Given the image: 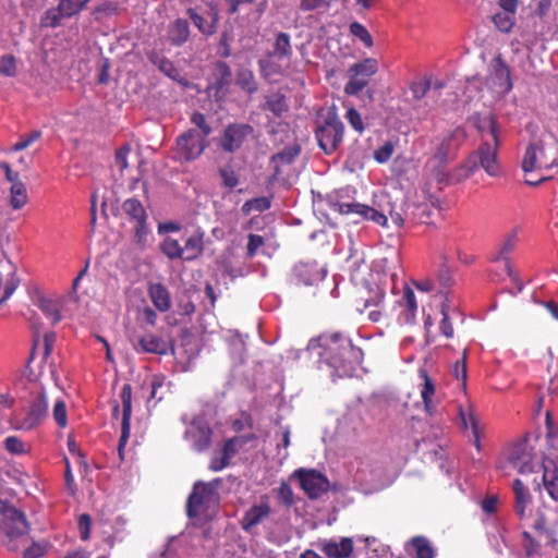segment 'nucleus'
Segmentation results:
<instances>
[{
  "instance_id": "nucleus-48",
  "label": "nucleus",
  "mask_w": 558,
  "mask_h": 558,
  "mask_svg": "<svg viewBox=\"0 0 558 558\" xmlns=\"http://www.w3.org/2000/svg\"><path fill=\"white\" fill-rule=\"evenodd\" d=\"M276 58L272 54L259 60V68L262 75L269 80L275 75L282 74V68L274 60Z\"/></svg>"
},
{
  "instance_id": "nucleus-4",
  "label": "nucleus",
  "mask_w": 558,
  "mask_h": 558,
  "mask_svg": "<svg viewBox=\"0 0 558 558\" xmlns=\"http://www.w3.org/2000/svg\"><path fill=\"white\" fill-rule=\"evenodd\" d=\"M344 125L336 112H328L316 129L319 147L327 154H333L343 141Z\"/></svg>"
},
{
  "instance_id": "nucleus-11",
  "label": "nucleus",
  "mask_w": 558,
  "mask_h": 558,
  "mask_svg": "<svg viewBox=\"0 0 558 558\" xmlns=\"http://www.w3.org/2000/svg\"><path fill=\"white\" fill-rule=\"evenodd\" d=\"M271 514V507L266 496H262L258 502L253 504L241 519V527L250 534L256 533V527Z\"/></svg>"
},
{
  "instance_id": "nucleus-52",
  "label": "nucleus",
  "mask_w": 558,
  "mask_h": 558,
  "mask_svg": "<svg viewBox=\"0 0 558 558\" xmlns=\"http://www.w3.org/2000/svg\"><path fill=\"white\" fill-rule=\"evenodd\" d=\"M448 298L446 296L445 301L442 302L441 304V315H442V318L439 323V329H440V332L446 337V338H452L453 337V327H452V324L450 322V317H449V305H448Z\"/></svg>"
},
{
  "instance_id": "nucleus-58",
  "label": "nucleus",
  "mask_w": 558,
  "mask_h": 558,
  "mask_svg": "<svg viewBox=\"0 0 558 558\" xmlns=\"http://www.w3.org/2000/svg\"><path fill=\"white\" fill-rule=\"evenodd\" d=\"M466 349L463 351V355L461 360H458L453 366V376L457 380H460L463 388H465L466 385V377H468V371H466Z\"/></svg>"
},
{
  "instance_id": "nucleus-42",
  "label": "nucleus",
  "mask_w": 558,
  "mask_h": 558,
  "mask_svg": "<svg viewBox=\"0 0 558 558\" xmlns=\"http://www.w3.org/2000/svg\"><path fill=\"white\" fill-rule=\"evenodd\" d=\"M271 54L278 59H289L292 56V47L289 34L280 32L276 35L274 52Z\"/></svg>"
},
{
  "instance_id": "nucleus-2",
  "label": "nucleus",
  "mask_w": 558,
  "mask_h": 558,
  "mask_svg": "<svg viewBox=\"0 0 558 558\" xmlns=\"http://www.w3.org/2000/svg\"><path fill=\"white\" fill-rule=\"evenodd\" d=\"M478 128L483 134L482 144L458 166V180L470 178L478 167L489 177H498L501 173L498 161L500 141L495 119L492 116L485 118Z\"/></svg>"
},
{
  "instance_id": "nucleus-8",
  "label": "nucleus",
  "mask_w": 558,
  "mask_h": 558,
  "mask_svg": "<svg viewBox=\"0 0 558 558\" xmlns=\"http://www.w3.org/2000/svg\"><path fill=\"white\" fill-rule=\"evenodd\" d=\"M535 529L538 531V541L535 542L529 533H523V542L522 547L524 555L521 558H548L546 553L543 550L539 545L541 542H544L547 545H551L557 542L555 537V532L549 531L546 527L545 521L542 519L535 523Z\"/></svg>"
},
{
  "instance_id": "nucleus-10",
  "label": "nucleus",
  "mask_w": 558,
  "mask_h": 558,
  "mask_svg": "<svg viewBox=\"0 0 558 558\" xmlns=\"http://www.w3.org/2000/svg\"><path fill=\"white\" fill-rule=\"evenodd\" d=\"M465 137V132L462 129H456L433 142V154L450 162L454 159Z\"/></svg>"
},
{
  "instance_id": "nucleus-47",
  "label": "nucleus",
  "mask_w": 558,
  "mask_h": 558,
  "mask_svg": "<svg viewBox=\"0 0 558 558\" xmlns=\"http://www.w3.org/2000/svg\"><path fill=\"white\" fill-rule=\"evenodd\" d=\"M90 0H60V11L64 15V17L70 19L76 14H78L82 10H84L85 5Z\"/></svg>"
},
{
  "instance_id": "nucleus-30",
  "label": "nucleus",
  "mask_w": 558,
  "mask_h": 558,
  "mask_svg": "<svg viewBox=\"0 0 558 558\" xmlns=\"http://www.w3.org/2000/svg\"><path fill=\"white\" fill-rule=\"evenodd\" d=\"M398 303L402 308L399 319L405 324L413 323L417 311V302L414 292L410 288L404 289Z\"/></svg>"
},
{
  "instance_id": "nucleus-31",
  "label": "nucleus",
  "mask_w": 558,
  "mask_h": 558,
  "mask_svg": "<svg viewBox=\"0 0 558 558\" xmlns=\"http://www.w3.org/2000/svg\"><path fill=\"white\" fill-rule=\"evenodd\" d=\"M512 489L514 493L515 512L521 519H524L532 500L531 494L520 480H514Z\"/></svg>"
},
{
  "instance_id": "nucleus-26",
  "label": "nucleus",
  "mask_w": 558,
  "mask_h": 558,
  "mask_svg": "<svg viewBox=\"0 0 558 558\" xmlns=\"http://www.w3.org/2000/svg\"><path fill=\"white\" fill-rule=\"evenodd\" d=\"M11 275L12 266L0 250V304L7 301L16 289L13 278H9Z\"/></svg>"
},
{
  "instance_id": "nucleus-16",
  "label": "nucleus",
  "mask_w": 558,
  "mask_h": 558,
  "mask_svg": "<svg viewBox=\"0 0 558 558\" xmlns=\"http://www.w3.org/2000/svg\"><path fill=\"white\" fill-rule=\"evenodd\" d=\"M211 430L203 417H196L187 426L184 437L196 451H204L210 445Z\"/></svg>"
},
{
  "instance_id": "nucleus-29",
  "label": "nucleus",
  "mask_w": 558,
  "mask_h": 558,
  "mask_svg": "<svg viewBox=\"0 0 558 558\" xmlns=\"http://www.w3.org/2000/svg\"><path fill=\"white\" fill-rule=\"evenodd\" d=\"M263 110L268 111L274 118H282L289 110L287 97L280 92L271 93L265 96Z\"/></svg>"
},
{
  "instance_id": "nucleus-60",
  "label": "nucleus",
  "mask_w": 558,
  "mask_h": 558,
  "mask_svg": "<svg viewBox=\"0 0 558 558\" xmlns=\"http://www.w3.org/2000/svg\"><path fill=\"white\" fill-rule=\"evenodd\" d=\"M345 119L354 131L363 133L365 130L362 117L355 108H349L345 113Z\"/></svg>"
},
{
  "instance_id": "nucleus-49",
  "label": "nucleus",
  "mask_w": 558,
  "mask_h": 558,
  "mask_svg": "<svg viewBox=\"0 0 558 558\" xmlns=\"http://www.w3.org/2000/svg\"><path fill=\"white\" fill-rule=\"evenodd\" d=\"M63 17L64 15L60 11V5L58 4L57 8L49 9L45 12L40 19V25L43 27L56 28L60 25Z\"/></svg>"
},
{
  "instance_id": "nucleus-35",
  "label": "nucleus",
  "mask_w": 558,
  "mask_h": 558,
  "mask_svg": "<svg viewBox=\"0 0 558 558\" xmlns=\"http://www.w3.org/2000/svg\"><path fill=\"white\" fill-rule=\"evenodd\" d=\"M407 551L412 558H434L435 551L428 539L416 536L407 545Z\"/></svg>"
},
{
  "instance_id": "nucleus-13",
  "label": "nucleus",
  "mask_w": 558,
  "mask_h": 558,
  "mask_svg": "<svg viewBox=\"0 0 558 558\" xmlns=\"http://www.w3.org/2000/svg\"><path fill=\"white\" fill-rule=\"evenodd\" d=\"M295 475L300 480L302 489L310 498H318L328 490L327 477L315 470H298Z\"/></svg>"
},
{
  "instance_id": "nucleus-39",
  "label": "nucleus",
  "mask_w": 558,
  "mask_h": 558,
  "mask_svg": "<svg viewBox=\"0 0 558 558\" xmlns=\"http://www.w3.org/2000/svg\"><path fill=\"white\" fill-rule=\"evenodd\" d=\"M149 296L153 304L160 311L167 312L170 306V295L167 289L160 283H154L149 287Z\"/></svg>"
},
{
  "instance_id": "nucleus-54",
  "label": "nucleus",
  "mask_w": 558,
  "mask_h": 558,
  "mask_svg": "<svg viewBox=\"0 0 558 558\" xmlns=\"http://www.w3.org/2000/svg\"><path fill=\"white\" fill-rule=\"evenodd\" d=\"M333 0H300L299 9L307 11H328Z\"/></svg>"
},
{
  "instance_id": "nucleus-50",
  "label": "nucleus",
  "mask_w": 558,
  "mask_h": 558,
  "mask_svg": "<svg viewBox=\"0 0 558 558\" xmlns=\"http://www.w3.org/2000/svg\"><path fill=\"white\" fill-rule=\"evenodd\" d=\"M352 36L360 39L367 48L373 47L374 41L369 32L359 22H352L349 26Z\"/></svg>"
},
{
  "instance_id": "nucleus-57",
  "label": "nucleus",
  "mask_w": 558,
  "mask_h": 558,
  "mask_svg": "<svg viewBox=\"0 0 558 558\" xmlns=\"http://www.w3.org/2000/svg\"><path fill=\"white\" fill-rule=\"evenodd\" d=\"M430 88V82L426 77H420L412 82L410 89L415 99H422L428 89Z\"/></svg>"
},
{
  "instance_id": "nucleus-14",
  "label": "nucleus",
  "mask_w": 558,
  "mask_h": 558,
  "mask_svg": "<svg viewBox=\"0 0 558 558\" xmlns=\"http://www.w3.org/2000/svg\"><path fill=\"white\" fill-rule=\"evenodd\" d=\"M488 84L498 95H505L512 89L510 71L508 65L500 58H495L489 64Z\"/></svg>"
},
{
  "instance_id": "nucleus-19",
  "label": "nucleus",
  "mask_w": 558,
  "mask_h": 558,
  "mask_svg": "<svg viewBox=\"0 0 558 558\" xmlns=\"http://www.w3.org/2000/svg\"><path fill=\"white\" fill-rule=\"evenodd\" d=\"M534 452L526 442H520L513 446L509 461L511 465L521 474H529L534 471Z\"/></svg>"
},
{
  "instance_id": "nucleus-62",
  "label": "nucleus",
  "mask_w": 558,
  "mask_h": 558,
  "mask_svg": "<svg viewBox=\"0 0 558 558\" xmlns=\"http://www.w3.org/2000/svg\"><path fill=\"white\" fill-rule=\"evenodd\" d=\"M395 151V145L391 142L384 143L374 151V159L379 163L387 162Z\"/></svg>"
},
{
  "instance_id": "nucleus-59",
  "label": "nucleus",
  "mask_w": 558,
  "mask_h": 558,
  "mask_svg": "<svg viewBox=\"0 0 558 558\" xmlns=\"http://www.w3.org/2000/svg\"><path fill=\"white\" fill-rule=\"evenodd\" d=\"M16 72V60L12 54H4L0 58V75L13 76Z\"/></svg>"
},
{
  "instance_id": "nucleus-63",
  "label": "nucleus",
  "mask_w": 558,
  "mask_h": 558,
  "mask_svg": "<svg viewBox=\"0 0 558 558\" xmlns=\"http://www.w3.org/2000/svg\"><path fill=\"white\" fill-rule=\"evenodd\" d=\"M191 122L201 130V136H204L207 140L213 130L207 123L205 116L201 112H194L191 116Z\"/></svg>"
},
{
  "instance_id": "nucleus-5",
  "label": "nucleus",
  "mask_w": 558,
  "mask_h": 558,
  "mask_svg": "<svg viewBox=\"0 0 558 558\" xmlns=\"http://www.w3.org/2000/svg\"><path fill=\"white\" fill-rule=\"evenodd\" d=\"M448 163L449 161L442 159V157L432 154L423 169V175L429 186L435 184L440 189L441 185H448L462 181L456 179V175L458 174V167L452 171H449Z\"/></svg>"
},
{
  "instance_id": "nucleus-36",
  "label": "nucleus",
  "mask_w": 558,
  "mask_h": 558,
  "mask_svg": "<svg viewBox=\"0 0 558 558\" xmlns=\"http://www.w3.org/2000/svg\"><path fill=\"white\" fill-rule=\"evenodd\" d=\"M543 155V147L538 144H530L522 158V170L525 173H531L537 170L539 165L541 156Z\"/></svg>"
},
{
  "instance_id": "nucleus-27",
  "label": "nucleus",
  "mask_w": 558,
  "mask_h": 558,
  "mask_svg": "<svg viewBox=\"0 0 558 558\" xmlns=\"http://www.w3.org/2000/svg\"><path fill=\"white\" fill-rule=\"evenodd\" d=\"M385 293L377 289L373 296L365 300L363 307L357 308L362 315H365L366 318L373 323H378L384 317L383 312V303H384Z\"/></svg>"
},
{
  "instance_id": "nucleus-33",
  "label": "nucleus",
  "mask_w": 558,
  "mask_h": 558,
  "mask_svg": "<svg viewBox=\"0 0 558 558\" xmlns=\"http://www.w3.org/2000/svg\"><path fill=\"white\" fill-rule=\"evenodd\" d=\"M64 300L61 298H39L38 299V307L43 311L48 319L51 320L52 324H57L62 319L61 310L63 306Z\"/></svg>"
},
{
  "instance_id": "nucleus-40",
  "label": "nucleus",
  "mask_w": 558,
  "mask_h": 558,
  "mask_svg": "<svg viewBox=\"0 0 558 558\" xmlns=\"http://www.w3.org/2000/svg\"><path fill=\"white\" fill-rule=\"evenodd\" d=\"M10 196L9 202L10 206L14 209H21L24 207L28 202V195L25 184L21 182H14V184H11L10 186Z\"/></svg>"
},
{
  "instance_id": "nucleus-37",
  "label": "nucleus",
  "mask_w": 558,
  "mask_h": 558,
  "mask_svg": "<svg viewBox=\"0 0 558 558\" xmlns=\"http://www.w3.org/2000/svg\"><path fill=\"white\" fill-rule=\"evenodd\" d=\"M378 71V61L375 58H366L352 64L348 70V75L367 78L375 75Z\"/></svg>"
},
{
  "instance_id": "nucleus-53",
  "label": "nucleus",
  "mask_w": 558,
  "mask_h": 558,
  "mask_svg": "<svg viewBox=\"0 0 558 558\" xmlns=\"http://www.w3.org/2000/svg\"><path fill=\"white\" fill-rule=\"evenodd\" d=\"M4 448L11 454H25L28 447L16 436H8L3 441Z\"/></svg>"
},
{
  "instance_id": "nucleus-21",
  "label": "nucleus",
  "mask_w": 558,
  "mask_h": 558,
  "mask_svg": "<svg viewBox=\"0 0 558 558\" xmlns=\"http://www.w3.org/2000/svg\"><path fill=\"white\" fill-rule=\"evenodd\" d=\"M243 437H233L228 439L221 449H216L213 453L209 468L217 472L228 466L232 457L244 444Z\"/></svg>"
},
{
  "instance_id": "nucleus-56",
  "label": "nucleus",
  "mask_w": 558,
  "mask_h": 558,
  "mask_svg": "<svg viewBox=\"0 0 558 558\" xmlns=\"http://www.w3.org/2000/svg\"><path fill=\"white\" fill-rule=\"evenodd\" d=\"M349 77L350 80L344 86V93L348 95L356 96L368 85L367 78L357 77L354 75H349Z\"/></svg>"
},
{
  "instance_id": "nucleus-23",
  "label": "nucleus",
  "mask_w": 558,
  "mask_h": 558,
  "mask_svg": "<svg viewBox=\"0 0 558 558\" xmlns=\"http://www.w3.org/2000/svg\"><path fill=\"white\" fill-rule=\"evenodd\" d=\"M294 276L299 282L312 286L325 278L326 270L316 262H301L294 267Z\"/></svg>"
},
{
  "instance_id": "nucleus-24",
  "label": "nucleus",
  "mask_w": 558,
  "mask_h": 558,
  "mask_svg": "<svg viewBox=\"0 0 558 558\" xmlns=\"http://www.w3.org/2000/svg\"><path fill=\"white\" fill-rule=\"evenodd\" d=\"M418 377L421 379V383L418 384L420 393L424 403L425 411L428 414H433L437 404L436 381L434 378L428 376L427 372L423 368L418 371Z\"/></svg>"
},
{
  "instance_id": "nucleus-17",
  "label": "nucleus",
  "mask_w": 558,
  "mask_h": 558,
  "mask_svg": "<svg viewBox=\"0 0 558 558\" xmlns=\"http://www.w3.org/2000/svg\"><path fill=\"white\" fill-rule=\"evenodd\" d=\"M519 231V228H514L505 236L497 256V260L502 263L507 275L512 280V282L517 284L518 291L521 292L523 290V283L519 280L518 275L513 270L510 263V253L514 250L518 243Z\"/></svg>"
},
{
  "instance_id": "nucleus-28",
  "label": "nucleus",
  "mask_w": 558,
  "mask_h": 558,
  "mask_svg": "<svg viewBox=\"0 0 558 558\" xmlns=\"http://www.w3.org/2000/svg\"><path fill=\"white\" fill-rule=\"evenodd\" d=\"M135 349L137 352L162 355L168 352V343L156 335L146 333L138 339V343Z\"/></svg>"
},
{
  "instance_id": "nucleus-6",
  "label": "nucleus",
  "mask_w": 558,
  "mask_h": 558,
  "mask_svg": "<svg viewBox=\"0 0 558 558\" xmlns=\"http://www.w3.org/2000/svg\"><path fill=\"white\" fill-rule=\"evenodd\" d=\"M208 146V141L196 130H187L177 138L175 157L182 162L197 159Z\"/></svg>"
},
{
  "instance_id": "nucleus-43",
  "label": "nucleus",
  "mask_w": 558,
  "mask_h": 558,
  "mask_svg": "<svg viewBox=\"0 0 558 558\" xmlns=\"http://www.w3.org/2000/svg\"><path fill=\"white\" fill-rule=\"evenodd\" d=\"M122 210L135 222L146 221L147 215L142 203L136 198H129L122 205Z\"/></svg>"
},
{
  "instance_id": "nucleus-15",
  "label": "nucleus",
  "mask_w": 558,
  "mask_h": 558,
  "mask_svg": "<svg viewBox=\"0 0 558 558\" xmlns=\"http://www.w3.org/2000/svg\"><path fill=\"white\" fill-rule=\"evenodd\" d=\"M544 487L554 500H558V450L551 448L543 459Z\"/></svg>"
},
{
  "instance_id": "nucleus-64",
  "label": "nucleus",
  "mask_w": 558,
  "mask_h": 558,
  "mask_svg": "<svg viewBox=\"0 0 558 558\" xmlns=\"http://www.w3.org/2000/svg\"><path fill=\"white\" fill-rule=\"evenodd\" d=\"M354 267L351 269V278L355 283H365L366 277L365 274L368 270L367 265L363 259L354 263Z\"/></svg>"
},
{
  "instance_id": "nucleus-55",
  "label": "nucleus",
  "mask_w": 558,
  "mask_h": 558,
  "mask_svg": "<svg viewBox=\"0 0 558 558\" xmlns=\"http://www.w3.org/2000/svg\"><path fill=\"white\" fill-rule=\"evenodd\" d=\"M493 21L498 29L507 33L514 25V14L502 11V12L496 13L493 17Z\"/></svg>"
},
{
  "instance_id": "nucleus-3",
  "label": "nucleus",
  "mask_w": 558,
  "mask_h": 558,
  "mask_svg": "<svg viewBox=\"0 0 558 558\" xmlns=\"http://www.w3.org/2000/svg\"><path fill=\"white\" fill-rule=\"evenodd\" d=\"M221 480L215 478L211 482H196L187 499V514L199 521L210 519L219 505L218 488Z\"/></svg>"
},
{
  "instance_id": "nucleus-51",
  "label": "nucleus",
  "mask_w": 558,
  "mask_h": 558,
  "mask_svg": "<svg viewBox=\"0 0 558 558\" xmlns=\"http://www.w3.org/2000/svg\"><path fill=\"white\" fill-rule=\"evenodd\" d=\"M270 207V201L269 198L263 196V197H256L246 201L242 206V211L245 215L251 214L252 211H265Z\"/></svg>"
},
{
  "instance_id": "nucleus-38",
  "label": "nucleus",
  "mask_w": 558,
  "mask_h": 558,
  "mask_svg": "<svg viewBox=\"0 0 558 558\" xmlns=\"http://www.w3.org/2000/svg\"><path fill=\"white\" fill-rule=\"evenodd\" d=\"M182 251L184 260H193L201 255L203 252V233L195 231L187 236Z\"/></svg>"
},
{
  "instance_id": "nucleus-25",
  "label": "nucleus",
  "mask_w": 558,
  "mask_h": 558,
  "mask_svg": "<svg viewBox=\"0 0 558 558\" xmlns=\"http://www.w3.org/2000/svg\"><path fill=\"white\" fill-rule=\"evenodd\" d=\"M459 421L463 429H471L473 435V445L480 450V425L475 409L472 404L459 405Z\"/></svg>"
},
{
  "instance_id": "nucleus-44",
  "label": "nucleus",
  "mask_w": 558,
  "mask_h": 558,
  "mask_svg": "<svg viewBox=\"0 0 558 558\" xmlns=\"http://www.w3.org/2000/svg\"><path fill=\"white\" fill-rule=\"evenodd\" d=\"M236 84L248 94H254L258 89L254 73L247 69H241L238 72Z\"/></svg>"
},
{
  "instance_id": "nucleus-7",
  "label": "nucleus",
  "mask_w": 558,
  "mask_h": 558,
  "mask_svg": "<svg viewBox=\"0 0 558 558\" xmlns=\"http://www.w3.org/2000/svg\"><path fill=\"white\" fill-rule=\"evenodd\" d=\"M0 529L9 537H17L28 532L25 514L0 499Z\"/></svg>"
},
{
  "instance_id": "nucleus-32",
  "label": "nucleus",
  "mask_w": 558,
  "mask_h": 558,
  "mask_svg": "<svg viewBox=\"0 0 558 558\" xmlns=\"http://www.w3.org/2000/svg\"><path fill=\"white\" fill-rule=\"evenodd\" d=\"M355 463V481L361 484H374L378 477L379 469L367 459H357Z\"/></svg>"
},
{
  "instance_id": "nucleus-34",
  "label": "nucleus",
  "mask_w": 558,
  "mask_h": 558,
  "mask_svg": "<svg viewBox=\"0 0 558 558\" xmlns=\"http://www.w3.org/2000/svg\"><path fill=\"white\" fill-rule=\"evenodd\" d=\"M168 40L174 46H182L190 36V26L186 20L178 19L168 27Z\"/></svg>"
},
{
  "instance_id": "nucleus-1",
  "label": "nucleus",
  "mask_w": 558,
  "mask_h": 558,
  "mask_svg": "<svg viewBox=\"0 0 558 558\" xmlns=\"http://www.w3.org/2000/svg\"><path fill=\"white\" fill-rule=\"evenodd\" d=\"M307 351L318 359L319 367L326 366L330 371L331 377H351L363 361V351L341 332L324 333L312 339Z\"/></svg>"
},
{
  "instance_id": "nucleus-18",
  "label": "nucleus",
  "mask_w": 558,
  "mask_h": 558,
  "mask_svg": "<svg viewBox=\"0 0 558 558\" xmlns=\"http://www.w3.org/2000/svg\"><path fill=\"white\" fill-rule=\"evenodd\" d=\"M333 209L342 215H356L380 226L387 223V217L378 210L360 203H333Z\"/></svg>"
},
{
  "instance_id": "nucleus-61",
  "label": "nucleus",
  "mask_w": 558,
  "mask_h": 558,
  "mask_svg": "<svg viewBox=\"0 0 558 558\" xmlns=\"http://www.w3.org/2000/svg\"><path fill=\"white\" fill-rule=\"evenodd\" d=\"M52 415H53V418L59 427L64 428L66 426V424H68L66 408H65V403L62 400H57L54 402Z\"/></svg>"
},
{
  "instance_id": "nucleus-45",
  "label": "nucleus",
  "mask_w": 558,
  "mask_h": 558,
  "mask_svg": "<svg viewBox=\"0 0 558 558\" xmlns=\"http://www.w3.org/2000/svg\"><path fill=\"white\" fill-rule=\"evenodd\" d=\"M160 250L170 259H183L182 245L171 236H167L162 241Z\"/></svg>"
},
{
  "instance_id": "nucleus-12",
  "label": "nucleus",
  "mask_w": 558,
  "mask_h": 558,
  "mask_svg": "<svg viewBox=\"0 0 558 558\" xmlns=\"http://www.w3.org/2000/svg\"><path fill=\"white\" fill-rule=\"evenodd\" d=\"M48 402L44 393L35 396L25 410L24 417L17 422L16 428L31 430L38 426L47 415Z\"/></svg>"
},
{
  "instance_id": "nucleus-41",
  "label": "nucleus",
  "mask_w": 558,
  "mask_h": 558,
  "mask_svg": "<svg viewBox=\"0 0 558 558\" xmlns=\"http://www.w3.org/2000/svg\"><path fill=\"white\" fill-rule=\"evenodd\" d=\"M187 14L202 34L208 36L216 32V14L213 15L210 21L199 15L193 8L187 9Z\"/></svg>"
},
{
  "instance_id": "nucleus-22",
  "label": "nucleus",
  "mask_w": 558,
  "mask_h": 558,
  "mask_svg": "<svg viewBox=\"0 0 558 558\" xmlns=\"http://www.w3.org/2000/svg\"><path fill=\"white\" fill-rule=\"evenodd\" d=\"M122 405V423H121V437L119 440V453L122 457V450L125 447L130 437V420L132 414V390L130 385H124L120 393Z\"/></svg>"
},
{
  "instance_id": "nucleus-20",
  "label": "nucleus",
  "mask_w": 558,
  "mask_h": 558,
  "mask_svg": "<svg viewBox=\"0 0 558 558\" xmlns=\"http://www.w3.org/2000/svg\"><path fill=\"white\" fill-rule=\"evenodd\" d=\"M320 550L328 558H353L354 541L352 537H333L320 542Z\"/></svg>"
},
{
  "instance_id": "nucleus-9",
  "label": "nucleus",
  "mask_w": 558,
  "mask_h": 558,
  "mask_svg": "<svg viewBox=\"0 0 558 558\" xmlns=\"http://www.w3.org/2000/svg\"><path fill=\"white\" fill-rule=\"evenodd\" d=\"M253 132L250 124L231 123L223 130L218 145L223 151L234 153L253 135Z\"/></svg>"
},
{
  "instance_id": "nucleus-46",
  "label": "nucleus",
  "mask_w": 558,
  "mask_h": 558,
  "mask_svg": "<svg viewBox=\"0 0 558 558\" xmlns=\"http://www.w3.org/2000/svg\"><path fill=\"white\" fill-rule=\"evenodd\" d=\"M150 60L167 76L174 81H180V71L174 66V64L170 60L158 56H150Z\"/></svg>"
}]
</instances>
